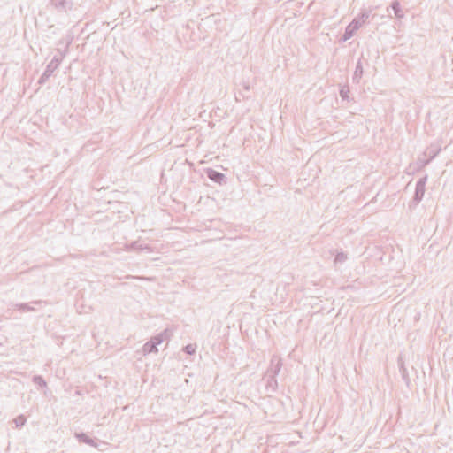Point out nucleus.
Returning <instances> with one entry per match:
<instances>
[{
  "label": "nucleus",
  "instance_id": "nucleus-20",
  "mask_svg": "<svg viewBox=\"0 0 453 453\" xmlns=\"http://www.w3.org/2000/svg\"><path fill=\"white\" fill-rule=\"evenodd\" d=\"M196 346L195 344H188L184 347L183 350L188 355H193L196 352Z\"/></svg>",
  "mask_w": 453,
  "mask_h": 453
},
{
  "label": "nucleus",
  "instance_id": "nucleus-13",
  "mask_svg": "<svg viewBox=\"0 0 453 453\" xmlns=\"http://www.w3.org/2000/svg\"><path fill=\"white\" fill-rule=\"evenodd\" d=\"M242 88L245 93L239 92V95L235 96V98L237 101L240 100V97H242V99L249 97V95H247L246 93L250 92V84L248 82H242Z\"/></svg>",
  "mask_w": 453,
  "mask_h": 453
},
{
  "label": "nucleus",
  "instance_id": "nucleus-17",
  "mask_svg": "<svg viewBox=\"0 0 453 453\" xmlns=\"http://www.w3.org/2000/svg\"><path fill=\"white\" fill-rule=\"evenodd\" d=\"M347 259V255L343 252H338L334 257V263H343Z\"/></svg>",
  "mask_w": 453,
  "mask_h": 453
},
{
  "label": "nucleus",
  "instance_id": "nucleus-6",
  "mask_svg": "<svg viewBox=\"0 0 453 453\" xmlns=\"http://www.w3.org/2000/svg\"><path fill=\"white\" fill-rule=\"evenodd\" d=\"M207 177L213 182L218 184L226 183V177L224 173L218 172L214 169L209 168L206 171Z\"/></svg>",
  "mask_w": 453,
  "mask_h": 453
},
{
  "label": "nucleus",
  "instance_id": "nucleus-12",
  "mask_svg": "<svg viewBox=\"0 0 453 453\" xmlns=\"http://www.w3.org/2000/svg\"><path fill=\"white\" fill-rule=\"evenodd\" d=\"M391 8L394 11L395 16L398 19H403L404 13L401 8L400 3L398 1H394L391 4Z\"/></svg>",
  "mask_w": 453,
  "mask_h": 453
},
{
  "label": "nucleus",
  "instance_id": "nucleus-1",
  "mask_svg": "<svg viewBox=\"0 0 453 453\" xmlns=\"http://www.w3.org/2000/svg\"><path fill=\"white\" fill-rule=\"evenodd\" d=\"M166 331L152 337L142 346V353L144 356L150 353H157L158 351L157 345L161 344L165 340V334Z\"/></svg>",
  "mask_w": 453,
  "mask_h": 453
},
{
  "label": "nucleus",
  "instance_id": "nucleus-7",
  "mask_svg": "<svg viewBox=\"0 0 453 453\" xmlns=\"http://www.w3.org/2000/svg\"><path fill=\"white\" fill-rule=\"evenodd\" d=\"M122 250L126 251H141L147 250L148 252H152V249L148 244L140 243L138 241L133 242L130 244H125Z\"/></svg>",
  "mask_w": 453,
  "mask_h": 453
},
{
  "label": "nucleus",
  "instance_id": "nucleus-10",
  "mask_svg": "<svg viewBox=\"0 0 453 453\" xmlns=\"http://www.w3.org/2000/svg\"><path fill=\"white\" fill-rule=\"evenodd\" d=\"M357 30H358V25H357V22H350L345 28L342 41L346 42L349 40Z\"/></svg>",
  "mask_w": 453,
  "mask_h": 453
},
{
  "label": "nucleus",
  "instance_id": "nucleus-16",
  "mask_svg": "<svg viewBox=\"0 0 453 453\" xmlns=\"http://www.w3.org/2000/svg\"><path fill=\"white\" fill-rule=\"evenodd\" d=\"M266 376L268 377L267 386L272 388L273 390H275L278 386L276 377H272V375H266Z\"/></svg>",
  "mask_w": 453,
  "mask_h": 453
},
{
  "label": "nucleus",
  "instance_id": "nucleus-11",
  "mask_svg": "<svg viewBox=\"0 0 453 453\" xmlns=\"http://www.w3.org/2000/svg\"><path fill=\"white\" fill-rule=\"evenodd\" d=\"M363 75V66L360 60L357 63L354 73H353V81L358 83L361 77Z\"/></svg>",
  "mask_w": 453,
  "mask_h": 453
},
{
  "label": "nucleus",
  "instance_id": "nucleus-8",
  "mask_svg": "<svg viewBox=\"0 0 453 453\" xmlns=\"http://www.w3.org/2000/svg\"><path fill=\"white\" fill-rule=\"evenodd\" d=\"M76 438L79 440V441L86 443L96 449H98L100 445H106V443L104 441H96L84 433L76 434Z\"/></svg>",
  "mask_w": 453,
  "mask_h": 453
},
{
  "label": "nucleus",
  "instance_id": "nucleus-18",
  "mask_svg": "<svg viewBox=\"0 0 453 453\" xmlns=\"http://www.w3.org/2000/svg\"><path fill=\"white\" fill-rule=\"evenodd\" d=\"M33 381L35 384H37L38 386H40L41 388L46 386V382H45V380H43V378L42 376H39V375L34 376L33 377Z\"/></svg>",
  "mask_w": 453,
  "mask_h": 453
},
{
  "label": "nucleus",
  "instance_id": "nucleus-23",
  "mask_svg": "<svg viewBox=\"0 0 453 453\" xmlns=\"http://www.w3.org/2000/svg\"><path fill=\"white\" fill-rule=\"evenodd\" d=\"M55 0H51V4H54Z\"/></svg>",
  "mask_w": 453,
  "mask_h": 453
},
{
  "label": "nucleus",
  "instance_id": "nucleus-9",
  "mask_svg": "<svg viewBox=\"0 0 453 453\" xmlns=\"http://www.w3.org/2000/svg\"><path fill=\"white\" fill-rule=\"evenodd\" d=\"M371 15L370 10H362V12L351 21V22H357V25H358V29L365 24Z\"/></svg>",
  "mask_w": 453,
  "mask_h": 453
},
{
  "label": "nucleus",
  "instance_id": "nucleus-3",
  "mask_svg": "<svg viewBox=\"0 0 453 453\" xmlns=\"http://www.w3.org/2000/svg\"><path fill=\"white\" fill-rule=\"evenodd\" d=\"M281 367V358L277 355H273L271 358L270 365L266 371V375H272V377H276L280 373Z\"/></svg>",
  "mask_w": 453,
  "mask_h": 453
},
{
  "label": "nucleus",
  "instance_id": "nucleus-19",
  "mask_svg": "<svg viewBox=\"0 0 453 453\" xmlns=\"http://www.w3.org/2000/svg\"><path fill=\"white\" fill-rule=\"evenodd\" d=\"M349 89L348 87L344 86L342 87L341 89H340V96L342 97V99L343 100H348L349 99Z\"/></svg>",
  "mask_w": 453,
  "mask_h": 453
},
{
  "label": "nucleus",
  "instance_id": "nucleus-4",
  "mask_svg": "<svg viewBox=\"0 0 453 453\" xmlns=\"http://www.w3.org/2000/svg\"><path fill=\"white\" fill-rule=\"evenodd\" d=\"M57 68V56H54L50 62V64L47 65L45 71L41 75V77L38 80L39 84H43L45 81L50 77Z\"/></svg>",
  "mask_w": 453,
  "mask_h": 453
},
{
  "label": "nucleus",
  "instance_id": "nucleus-21",
  "mask_svg": "<svg viewBox=\"0 0 453 453\" xmlns=\"http://www.w3.org/2000/svg\"><path fill=\"white\" fill-rule=\"evenodd\" d=\"M65 3L62 0L61 2H58V6H59V5H63V6H64V5H65Z\"/></svg>",
  "mask_w": 453,
  "mask_h": 453
},
{
  "label": "nucleus",
  "instance_id": "nucleus-2",
  "mask_svg": "<svg viewBox=\"0 0 453 453\" xmlns=\"http://www.w3.org/2000/svg\"><path fill=\"white\" fill-rule=\"evenodd\" d=\"M426 181L427 176H424L417 181L415 187V193L411 206L418 205L419 202L423 199L426 191Z\"/></svg>",
  "mask_w": 453,
  "mask_h": 453
},
{
  "label": "nucleus",
  "instance_id": "nucleus-5",
  "mask_svg": "<svg viewBox=\"0 0 453 453\" xmlns=\"http://www.w3.org/2000/svg\"><path fill=\"white\" fill-rule=\"evenodd\" d=\"M441 150V145L438 142L432 143L426 150L424 155L427 156L428 158L424 162V165L429 164Z\"/></svg>",
  "mask_w": 453,
  "mask_h": 453
},
{
  "label": "nucleus",
  "instance_id": "nucleus-15",
  "mask_svg": "<svg viewBox=\"0 0 453 453\" xmlns=\"http://www.w3.org/2000/svg\"><path fill=\"white\" fill-rule=\"evenodd\" d=\"M27 418L24 415H19L14 418L13 422L15 423L16 427H22L26 424Z\"/></svg>",
  "mask_w": 453,
  "mask_h": 453
},
{
  "label": "nucleus",
  "instance_id": "nucleus-22",
  "mask_svg": "<svg viewBox=\"0 0 453 453\" xmlns=\"http://www.w3.org/2000/svg\"><path fill=\"white\" fill-rule=\"evenodd\" d=\"M112 250H113V251H115L116 253H119V250H119V249H118V248H115V249H113Z\"/></svg>",
  "mask_w": 453,
  "mask_h": 453
},
{
  "label": "nucleus",
  "instance_id": "nucleus-14",
  "mask_svg": "<svg viewBox=\"0 0 453 453\" xmlns=\"http://www.w3.org/2000/svg\"><path fill=\"white\" fill-rule=\"evenodd\" d=\"M13 307L17 310L27 312V311H34L35 309L31 306L29 303H15L13 304Z\"/></svg>",
  "mask_w": 453,
  "mask_h": 453
}]
</instances>
